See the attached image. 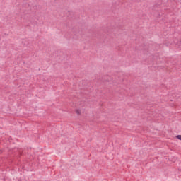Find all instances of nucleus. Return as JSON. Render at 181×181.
I'll return each instance as SVG.
<instances>
[{
  "label": "nucleus",
  "mask_w": 181,
  "mask_h": 181,
  "mask_svg": "<svg viewBox=\"0 0 181 181\" xmlns=\"http://www.w3.org/2000/svg\"><path fill=\"white\" fill-rule=\"evenodd\" d=\"M176 138H177V139H179L180 141H181V135H177V136H176Z\"/></svg>",
  "instance_id": "f03ea898"
},
{
  "label": "nucleus",
  "mask_w": 181,
  "mask_h": 181,
  "mask_svg": "<svg viewBox=\"0 0 181 181\" xmlns=\"http://www.w3.org/2000/svg\"><path fill=\"white\" fill-rule=\"evenodd\" d=\"M75 112L77 115H81V109H76Z\"/></svg>",
  "instance_id": "f257e3e1"
}]
</instances>
